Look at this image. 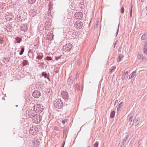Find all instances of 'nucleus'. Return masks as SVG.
<instances>
[{
    "instance_id": "nucleus-4",
    "label": "nucleus",
    "mask_w": 147,
    "mask_h": 147,
    "mask_svg": "<svg viewBox=\"0 0 147 147\" xmlns=\"http://www.w3.org/2000/svg\"><path fill=\"white\" fill-rule=\"evenodd\" d=\"M61 94L63 98L65 100H66V102H67L68 101H70V98H69L68 93L67 92L65 91H62Z\"/></svg>"
},
{
    "instance_id": "nucleus-54",
    "label": "nucleus",
    "mask_w": 147,
    "mask_h": 147,
    "mask_svg": "<svg viewBox=\"0 0 147 147\" xmlns=\"http://www.w3.org/2000/svg\"><path fill=\"white\" fill-rule=\"evenodd\" d=\"M117 41H117H116V42H115V43L114 44V47L115 48L116 45V42Z\"/></svg>"
},
{
    "instance_id": "nucleus-30",
    "label": "nucleus",
    "mask_w": 147,
    "mask_h": 147,
    "mask_svg": "<svg viewBox=\"0 0 147 147\" xmlns=\"http://www.w3.org/2000/svg\"><path fill=\"white\" fill-rule=\"evenodd\" d=\"M115 66H113L112 68L110 70V72L112 73L116 69Z\"/></svg>"
},
{
    "instance_id": "nucleus-53",
    "label": "nucleus",
    "mask_w": 147,
    "mask_h": 147,
    "mask_svg": "<svg viewBox=\"0 0 147 147\" xmlns=\"http://www.w3.org/2000/svg\"><path fill=\"white\" fill-rule=\"evenodd\" d=\"M118 102V100H115V104H116V103H117Z\"/></svg>"
},
{
    "instance_id": "nucleus-8",
    "label": "nucleus",
    "mask_w": 147,
    "mask_h": 147,
    "mask_svg": "<svg viewBox=\"0 0 147 147\" xmlns=\"http://www.w3.org/2000/svg\"><path fill=\"white\" fill-rule=\"evenodd\" d=\"M32 96L35 98H38L41 95L40 92L38 90H35L32 93Z\"/></svg>"
},
{
    "instance_id": "nucleus-17",
    "label": "nucleus",
    "mask_w": 147,
    "mask_h": 147,
    "mask_svg": "<svg viewBox=\"0 0 147 147\" xmlns=\"http://www.w3.org/2000/svg\"><path fill=\"white\" fill-rule=\"evenodd\" d=\"M80 87L79 84H76L74 86V88L75 90L78 91L80 90Z\"/></svg>"
},
{
    "instance_id": "nucleus-11",
    "label": "nucleus",
    "mask_w": 147,
    "mask_h": 147,
    "mask_svg": "<svg viewBox=\"0 0 147 147\" xmlns=\"http://www.w3.org/2000/svg\"><path fill=\"white\" fill-rule=\"evenodd\" d=\"M133 116L132 115H128L127 120V124H128L129 125L131 124L133 119Z\"/></svg>"
},
{
    "instance_id": "nucleus-23",
    "label": "nucleus",
    "mask_w": 147,
    "mask_h": 147,
    "mask_svg": "<svg viewBox=\"0 0 147 147\" xmlns=\"http://www.w3.org/2000/svg\"><path fill=\"white\" fill-rule=\"evenodd\" d=\"M124 74H126V76L125 77H122V80H124L126 79L127 78H128V72L127 71H126L124 73Z\"/></svg>"
},
{
    "instance_id": "nucleus-26",
    "label": "nucleus",
    "mask_w": 147,
    "mask_h": 147,
    "mask_svg": "<svg viewBox=\"0 0 147 147\" xmlns=\"http://www.w3.org/2000/svg\"><path fill=\"white\" fill-rule=\"evenodd\" d=\"M24 51V47H22L21 49V51L20 53V55H21L23 54Z\"/></svg>"
},
{
    "instance_id": "nucleus-43",
    "label": "nucleus",
    "mask_w": 147,
    "mask_h": 147,
    "mask_svg": "<svg viewBox=\"0 0 147 147\" xmlns=\"http://www.w3.org/2000/svg\"><path fill=\"white\" fill-rule=\"evenodd\" d=\"M67 121V120L66 119H65L63 120L62 122L64 124Z\"/></svg>"
},
{
    "instance_id": "nucleus-41",
    "label": "nucleus",
    "mask_w": 147,
    "mask_h": 147,
    "mask_svg": "<svg viewBox=\"0 0 147 147\" xmlns=\"http://www.w3.org/2000/svg\"><path fill=\"white\" fill-rule=\"evenodd\" d=\"M98 142H96L94 144V147H98Z\"/></svg>"
},
{
    "instance_id": "nucleus-2",
    "label": "nucleus",
    "mask_w": 147,
    "mask_h": 147,
    "mask_svg": "<svg viewBox=\"0 0 147 147\" xmlns=\"http://www.w3.org/2000/svg\"><path fill=\"white\" fill-rule=\"evenodd\" d=\"M42 119V117L40 115H36L33 117L32 120L34 123L38 124L40 122Z\"/></svg>"
},
{
    "instance_id": "nucleus-20",
    "label": "nucleus",
    "mask_w": 147,
    "mask_h": 147,
    "mask_svg": "<svg viewBox=\"0 0 147 147\" xmlns=\"http://www.w3.org/2000/svg\"><path fill=\"white\" fill-rule=\"evenodd\" d=\"M143 50L144 53L147 55V43L145 44Z\"/></svg>"
},
{
    "instance_id": "nucleus-15",
    "label": "nucleus",
    "mask_w": 147,
    "mask_h": 147,
    "mask_svg": "<svg viewBox=\"0 0 147 147\" xmlns=\"http://www.w3.org/2000/svg\"><path fill=\"white\" fill-rule=\"evenodd\" d=\"M35 130L33 127H31L29 130V132L30 134H32V135L35 134Z\"/></svg>"
},
{
    "instance_id": "nucleus-56",
    "label": "nucleus",
    "mask_w": 147,
    "mask_h": 147,
    "mask_svg": "<svg viewBox=\"0 0 147 147\" xmlns=\"http://www.w3.org/2000/svg\"><path fill=\"white\" fill-rule=\"evenodd\" d=\"M32 52L31 50V49H29L28 51V53Z\"/></svg>"
},
{
    "instance_id": "nucleus-22",
    "label": "nucleus",
    "mask_w": 147,
    "mask_h": 147,
    "mask_svg": "<svg viewBox=\"0 0 147 147\" xmlns=\"http://www.w3.org/2000/svg\"><path fill=\"white\" fill-rule=\"evenodd\" d=\"M115 111H112L110 115V117L111 118H113L115 117Z\"/></svg>"
},
{
    "instance_id": "nucleus-60",
    "label": "nucleus",
    "mask_w": 147,
    "mask_h": 147,
    "mask_svg": "<svg viewBox=\"0 0 147 147\" xmlns=\"http://www.w3.org/2000/svg\"><path fill=\"white\" fill-rule=\"evenodd\" d=\"M78 74V73H77L76 75V79L77 78V75Z\"/></svg>"
},
{
    "instance_id": "nucleus-51",
    "label": "nucleus",
    "mask_w": 147,
    "mask_h": 147,
    "mask_svg": "<svg viewBox=\"0 0 147 147\" xmlns=\"http://www.w3.org/2000/svg\"><path fill=\"white\" fill-rule=\"evenodd\" d=\"M8 62V61L7 60H6V59H5V60L4 61V63H7Z\"/></svg>"
},
{
    "instance_id": "nucleus-45",
    "label": "nucleus",
    "mask_w": 147,
    "mask_h": 147,
    "mask_svg": "<svg viewBox=\"0 0 147 147\" xmlns=\"http://www.w3.org/2000/svg\"><path fill=\"white\" fill-rule=\"evenodd\" d=\"M61 57V56H58V57H55V58L57 60L60 59V58Z\"/></svg>"
},
{
    "instance_id": "nucleus-3",
    "label": "nucleus",
    "mask_w": 147,
    "mask_h": 147,
    "mask_svg": "<svg viewBox=\"0 0 147 147\" xmlns=\"http://www.w3.org/2000/svg\"><path fill=\"white\" fill-rule=\"evenodd\" d=\"M34 110L36 113H40L43 109L41 107V105L40 104L34 105Z\"/></svg>"
},
{
    "instance_id": "nucleus-34",
    "label": "nucleus",
    "mask_w": 147,
    "mask_h": 147,
    "mask_svg": "<svg viewBox=\"0 0 147 147\" xmlns=\"http://www.w3.org/2000/svg\"><path fill=\"white\" fill-rule=\"evenodd\" d=\"M121 12L122 13H123L124 12V5H123L121 8Z\"/></svg>"
},
{
    "instance_id": "nucleus-59",
    "label": "nucleus",
    "mask_w": 147,
    "mask_h": 147,
    "mask_svg": "<svg viewBox=\"0 0 147 147\" xmlns=\"http://www.w3.org/2000/svg\"><path fill=\"white\" fill-rule=\"evenodd\" d=\"M145 0H141V1L142 2H143Z\"/></svg>"
},
{
    "instance_id": "nucleus-28",
    "label": "nucleus",
    "mask_w": 147,
    "mask_h": 147,
    "mask_svg": "<svg viewBox=\"0 0 147 147\" xmlns=\"http://www.w3.org/2000/svg\"><path fill=\"white\" fill-rule=\"evenodd\" d=\"M82 63V60L81 59L78 60L77 62V64L78 65H80Z\"/></svg>"
},
{
    "instance_id": "nucleus-27",
    "label": "nucleus",
    "mask_w": 147,
    "mask_h": 147,
    "mask_svg": "<svg viewBox=\"0 0 147 147\" xmlns=\"http://www.w3.org/2000/svg\"><path fill=\"white\" fill-rule=\"evenodd\" d=\"M146 34L144 33L141 37V40H144L146 38Z\"/></svg>"
},
{
    "instance_id": "nucleus-38",
    "label": "nucleus",
    "mask_w": 147,
    "mask_h": 147,
    "mask_svg": "<svg viewBox=\"0 0 147 147\" xmlns=\"http://www.w3.org/2000/svg\"><path fill=\"white\" fill-rule=\"evenodd\" d=\"M119 25H120V24H119H119H118V29L117 30V31L116 33V36H117L119 30Z\"/></svg>"
},
{
    "instance_id": "nucleus-31",
    "label": "nucleus",
    "mask_w": 147,
    "mask_h": 147,
    "mask_svg": "<svg viewBox=\"0 0 147 147\" xmlns=\"http://www.w3.org/2000/svg\"><path fill=\"white\" fill-rule=\"evenodd\" d=\"M136 72L135 71H134L130 75L132 76V77H134L136 75Z\"/></svg>"
},
{
    "instance_id": "nucleus-33",
    "label": "nucleus",
    "mask_w": 147,
    "mask_h": 147,
    "mask_svg": "<svg viewBox=\"0 0 147 147\" xmlns=\"http://www.w3.org/2000/svg\"><path fill=\"white\" fill-rule=\"evenodd\" d=\"M43 58V56H41L40 55H38L36 57V59H38L39 60Z\"/></svg>"
},
{
    "instance_id": "nucleus-24",
    "label": "nucleus",
    "mask_w": 147,
    "mask_h": 147,
    "mask_svg": "<svg viewBox=\"0 0 147 147\" xmlns=\"http://www.w3.org/2000/svg\"><path fill=\"white\" fill-rule=\"evenodd\" d=\"M16 42L18 43H20V42L22 40L21 39V38L18 37H16Z\"/></svg>"
},
{
    "instance_id": "nucleus-46",
    "label": "nucleus",
    "mask_w": 147,
    "mask_h": 147,
    "mask_svg": "<svg viewBox=\"0 0 147 147\" xmlns=\"http://www.w3.org/2000/svg\"><path fill=\"white\" fill-rule=\"evenodd\" d=\"M54 70H59V68L58 67L55 66Z\"/></svg>"
},
{
    "instance_id": "nucleus-36",
    "label": "nucleus",
    "mask_w": 147,
    "mask_h": 147,
    "mask_svg": "<svg viewBox=\"0 0 147 147\" xmlns=\"http://www.w3.org/2000/svg\"><path fill=\"white\" fill-rule=\"evenodd\" d=\"M45 59L47 60H51L52 59V58L50 57L47 56Z\"/></svg>"
},
{
    "instance_id": "nucleus-47",
    "label": "nucleus",
    "mask_w": 147,
    "mask_h": 147,
    "mask_svg": "<svg viewBox=\"0 0 147 147\" xmlns=\"http://www.w3.org/2000/svg\"><path fill=\"white\" fill-rule=\"evenodd\" d=\"M122 49V47L121 45V46L118 49V51L119 52H121V50Z\"/></svg>"
},
{
    "instance_id": "nucleus-18",
    "label": "nucleus",
    "mask_w": 147,
    "mask_h": 147,
    "mask_svg": "<svg viewBox=\"0 0 147 147\" xmlns=\"http://www.w3.org/2000/svg\"><path fill=\"white\" fill-rule=\"evenodd\" d=\"M5 29L8 32H11L12 30V27L11 26H8Z\"/></svg>"
},
{
    "instance_id": "nucleus-25",
    "label": "nucleus",
    "mask_w": 147,
    "mask_h": 147,
    "mask_svg": "<svg viewBox=\"0 0 147 147\" xmlns=\"http://www.w3.org/2000/svg\"><path fill=\"white\" fill-rule=\"evenodd\" d=\"M28 63V61L26 60H24L22 63L23 66H26L27 65Z\"/></svg>"
},
{
    "instance_id": "nucleus-61",
    "label": "nucleus",
    "mask_w": 147,
    "mask_h": 147,
    "mask_svg": "<svg viewBox=\"0 0 147 147\" xmlns=\"http://www.w3.org/2000/svg\"><path fill=\"white\" fill-rule=\"evenodd\" d=\"M146 10H147V5L146 7Z\"/></svg>"
},
{
    "instance_id": "nucleus-58",
    "label": "nucleus",
    "mask_w": 147,
    "mask_h": 147,
    "mask_svg": "<svg viewBox=\"0 0 147 147\" xmlns=\"http://www.w3.org/2000/svg\"><path fill=\"white\" fill-rule=\"evenodd\" d=\"M65 131L64 129L63 132V134H65Z\"/></svg>"
},
{
    "instance_id": "nucleus-10",
    "label": "nucleus",
    "mask_w": 147,
    "mask_h": 147,
    "mask_svg": "<svg viewBox=\"0 0 147 147\" xmlns=\"http://www.w3.org/2000/svg\"><path fill=\"white\" fill-rule=\"evenodd\" d=\"M35 112L34 110L33 111H28L27 113L29 117L32 118V119L33 117H34V116L35 115Z\"/></svg>"
},
{
    "instance_id": "nucleus-49",
    "label": "nucleus",
    "mask_w": 147,
    "mask_h": 147,
    "mask_svg": "<svg viewBox=\"0 0 147 147\" xmlns=\"http://www.w3.org/2000/svg\"><path fill=\"white\" fill-rule=\"evenodd\" d=\"M59 71V70H54V72H55V73H57Z\"/></svg>"
},
{
    "instance_id": "nucleus-13",
    "label": "nucleus",
    "mask_w": 147,
    "mask_h": 147,
    "mask_svg": "<svg viewBox=\"0 0 147 147\" xmlns=\"http://www.w3.org/2000/svg\"><path fill=\"white\" fill-rule=\"evenodd\" d=\"M20 29L21 30L24 32H26L28 29L27 25L24 24L22 25L20 27Z\"/></svg>"
},
{
    "instance_id": "nucleus-39",
    "label": "nucleus",
    "mask_w": 147,
    "mask_h": 147,
    "mask_svg": "<svg viewBox=\"0 0 147 147\" xmlns=\"http://www.w3.org/2000/svg\"><path fill=\"white\" fill-rule=\"evenodd\" d=\"M130 17L131 18V17L132 14V7L131 8H130Z\"/></svg>"
},
{
    "instance_id": "nucleus-35",
    "label": "nucleus",
    "mask_w": 147,
    "mask_h": 147,
    "mask_svg": "<svg viewBox=\"0 0 147 147\" xmlns=\"http://www.w3.org/2000/svg\"><path fill=\"white\" fill-rule=\"evenodd\" d=\"M123 105V102H121L118 105V107L121 108V106H122Z\"/></svg>"
},
{
    "instance_id": "nucleus-29",
    "label": "nucleus",
    "mask_w": 147,
    "mask_h": 147,
    "mask_svg": "<svg viewBox=\"0 0 147 147\" xmlns=\"http://www.w3.org/2000/svg\"><path fill=\"white\" fill-rule=\"evenodd\" d=\"M49 10L48 11L47 13V16H51V9H50V8L49 6Z\"/></svg>"
},
{
    "instance_id": "nucleus-6",
    "label": "nucleus",
    "mask_w": 147,
    "mask_h": 147,
    "mask_svg": "<svg viewBox=\"0 0 147 147\" xmlns=\"http://www.w3.org/2000/svg\"><path fill=\"white\" fill-rule=\"evenodd\" d=\"M83 16V14L81 12H76L74 15V17L75 19L81 20Z\"/></svg>"
},
{
    "instance_id": "nucleus-1",
    "label": "nucleus",
    "mask_w": 147,
    "mask_h": 147,
    "mask_svg": "<svg viewBox=\"0 0 147 147\" xmlns=\"http://www.w3.org/2000/svg\"><path fill=\"white\" fill-rule=\"evenodd\" d=\"M54 106L55 107L59 109H61L63 106V102L60 99H57L54 101Z\"/></svg>"
},
{
    "instance_id": "nucleus-37",
    "label": "nucleus",
    "mask_w": 147,
    "mask_h": 147,
    "mask_svg": "<svg viewBox=\"0 0 147 147\" xmlns=\"http://www.w3.org/2000/svg\"><path fill=\"white\" fill-rule=\"evenodd\" d=\"M142 55L141 54H139L138 56V58L140 60H141L142 59Z\"/></svg>"
},
{
    "instance_id": "nucleus-63",
    "label": "nucleus",
    "mask_w": 147,
    "mask_h": 147,
    "mask_svg": "<svg viewBox=\"0 0 147 147\" xmlns=\"http://www.w3.org/2000/svg\"><path fill=\"white\" fill-rule=\"evenodd\" d=\"M87 147H90L89 146H88Z\"/></svg>"
},
{
    "instance_id": "nucleus-9",
    "label": "nucleus",
    "mask_w": 147,
    "mask_h": 147,
    "mask_svg": "<svg viewBox=\"0 0 147 147\" xmlns=\"http://www.w3.org/2000/svg\"><path fill=\"white\" fill-rule=\"evenodd\" d=\"M140 118L138 117H136L134 119L133 122V125L136 126L138 124L140 120Z\"/></svg>"
},
{
    "instance_id": "nucleus-50",
    "label": "nucleus",
    "mask_w": 147,
    "mask_h": 147,
    "mask_svg": "<svg viewBox=\"0 0 147 147\" xmlns=\"http://www.w3.org/2000/svg\"><path fill=\"white\" fill-rule=\"evenodd\" d=\"M133 78V77H132V76L130 75L129 77V79H131V78Z\"/></svg>"
},
{
    "instance_id": "nucleus-62",
    "label": "nucleus",
    "mask_w": 147,
    "mask_h": 147,
    "mask_svg": "<svg viewBox=\"0 0 147 147\" xmlns=\"http://www.w3.org/2000/svg\"><path fill=\"white\" fill-rule=\"evenodd\" d=\"M18 105H16V107H18Z\"/></svg>"
},
{
    "instance_id": "nucleus-16",
    "label": "nucleus",
    "mask_w": 147,
    "mask_h": 147,
    "mask_svg": "<svg viewBox=\"0 0 147 147\" xmlns=\"http://www.w3.org/2000/svg\"><path fill=\"white\" fill-rule=\"evenodd\" d=\"M123 57L124 56L123 54H119V57L117 59V61H120L122 60Z\"/></svg>"
},
{
    "instance_id": "nucleus-12",
    "label": "nucleus",
    "mask_w": 147,
    "mask_h": 147,
    "mask_svg": "<svg viewBox=\"0 0 147 147\" xmlns=\"http://www.w3.org/2000/svg\"><path fill=\"white\" fill-rule=\"evenodd\" d=\"M73 82V78L72 76H69L67 81L68 84L70 85H72Z\"/></svg>"
},
{
    "instance_id": "nucleus-42",
    "label": "nucleus",
    "mask_w": 147,
    "mask_h": 147,
    "mask_svg": "<svg viewBox=\"0 0 147 147\" xmlns=\"http://www.w3.org/2000/svg\"><path fill=\"white\" fill-rule=\"evenodd\" d=\"M3 42V38H0V44H1Z\"/></svg>"
},
{
    "instance_id": "nucleus-19",
    "label": "nucleus",
    "mask_w": 147,
    "mask_h": 147,
    "mask_svg": "<svg viewBox=\"0 0 147 147\" xmlns=\"http://www.w3.org/2000/svg\"><path fill=\"white\" fill-rule=\"evenodd\" d=\"M42 76H44L45 78H47L50 81V79L48 77H47V74L46 72H43L42 73Z\"/></svg>"
},
{
    "instance_id": "nucleus-14",
    "label": "nucleus",
    "mask_w": 147,
    "mask_h": 147,
    "mask_svg": "<svg viewBox=\"0 0 147 147\" xmlns=\"http://www.w3.org/2000/svg\"><path fill=\"white\" fill-rule=\"evenodd\" d=\"M53 34L49 33L47 36V38L49 40H53Z\"/></svg>"
},
{
    "instance_id": "nucleus-57",
    "label": "nucleus",
    "mask_w": 147,
    "mask_h": 147,
    "mask_svg": "<svg viewBox=\"0 0 147 147\" xmlns=\"http://www.w3.org/2000/svg\"><path fill=\"white\" fill-rule=\"evenodd\" d=\"M131 7H132V8H133V5H132V3L131 4Z\"/></svg>"
},
{
    "instance_id": "nucleus-5",
    "label": "nucleus",
    "mask_w": 147,
    "mask_h": 147,
    "mask_svg": "<svg viewBox=\"0 0 147 147\" xmlns=\"http://www.w3.org/2000/svg\"><path fill=\"white\" fill-rule=\"evenodd\" d=\"M72 47V45L70 43L64 45L63 47V50L65 52H69Z\"/></svg>"
},
{
    "instance_id": "nucleus-21",
    "label": "nucleus",
    "mask_w": 147,
    "mask_h": 147,
    "mask_svg": "<svg viewBox=\"0 0 147 147\" xmlns=\"http://www.w3.org/2000/svg\"><path fill=\"white\" fill-rule=\"evenodd\" d=\"M13 16L12 15H8L6 16V18L7 19V20L8 21H10L11 20H12Z\"/></svg>"
},
{
    "instance_id": "nucleus-55",
    "label": "nucleus",
    "mask_w": 147,
    "mask_h": 147,
    "mask_svg": "<svg viewBox=\"0 0 147 147\" xmlns=\"http://www.w3.org/2000/svg\"><path fill=\"white\" fill-rule=\"evenodd\" d=\"M126 76V74L125 75V74H124L123 73V75L122 76H123V77H125Z\"/></svg>"
},
{
    "instance_id": "nucleus-44",
    "label": "nucleus",
    "mask_w": 147,
    "mask_h": 147,
    "mask_svg": "<svg viewBox=\"0 0 147 147\" xmlns=\"http://www.w3.org/2000/svg\"><path fill=\"white\" fill-rule=\"evenodd\" d=\"M125 142H124V141H123H123H122V142H121V147H123V146L124 145V144L125 143Z\"/></svg>"
},
{
    "instance_id": "nucleus-48",
    "label": "nucleus",
    "mask_w": 147,
    "mask_h": 147,
    "mask_svg": "<svg viewBox=\"0 0 147 147\" xmlns=\"http://www.w3.org/2000/svg\"><path fill=\"white\" fill-rule=\"evenodd\" d=\"M65 142L64 141L63 142V143L62 144L61 147H64L65 144Z\"/></svg>"
},
{
    "instance_id": "nucleus-7",
    "label": "nucleus",
    "mask_w": 147,
    "mask_h": 147,
    "mask_svg": "<svg viewBox=\"0 0 147 147\" xmlns=\"http://www.w3.org/2000/svg\"><path fill=\"white\" fill-rule=\"evenodd\" d=\"M83 25V23L82 22L79 21L75 22L74 26L75 28L77 29H80L82 28Z\"/></svg>"
},
{
    "instance_id": "nucleus-40",
    "label": "nucleus",
    "mask_w": 147,
    "mask_h": 147,
    "mask_svg": "<svg viewBox=\"0 0 147 147\" xmlns=\"http://www.w3.org/2000/svg\"><path fill=\"white\" fill-rule=\"evenodd\" d=\"M142 60L143 61H145L146 60V58L145 57L142 56Z\"/></svg>"
},
{
    "instance_id": "nucleus-32",
    "label": "nucleus",
    "mask_w": 147,
    "mask_h": 147,
    "mask_svg": "<svg viewBox=\"0 0 147 147\" xmlns=\"http://www.w3.org/2000/svg\"><path fill=\"white\" fill-rule=\"evenodd\" d=\"M129 134H128L125 138L123 140L124 142H126V141L127 140V139L129 137Z\"/></svg>"
},
{
    "instance_id": "nucleus-52",
    "label": "nucleus",
    "mask_w": 147,
    "mask_h": 147,
    "mask_svg": "<svg viewBox=\"0 0 147 147\" xmlns=\"http://www.w3.org/2000/svg\"><path fill=\"white\" fill-rule=\"evenodd\" d=\"M120 109V108L117 107V111H119Z\"/></svg>"
}]
</instances>
